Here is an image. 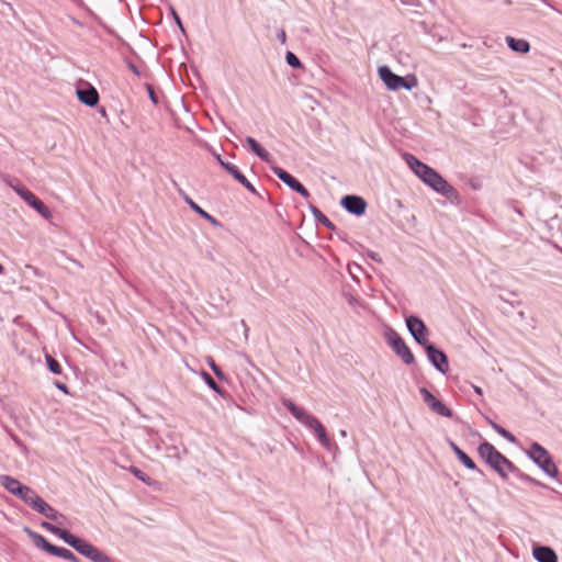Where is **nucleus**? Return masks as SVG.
I'll use <instances>...</instances> for the list:
<instances>
[{
  "label": "nucleus",
  "mask_w": 562,
  "mask_h": 562,
  "mask_svg": "<svg viewBox=\"0 0 562 562\" xmlns=\"http://www.w3.org/2000/svg\"><path fill=\"white\" fill-rule=\"evenodd\" d=\"M474 391H475V393L482 395V389L481 387L474 386Z\"/></svg>",
  "instance_id": "obj_51"
},
{
  "label": "nucleus",
  "mask_w": 562,
  "mask_h": 562,
  "mask_svg": "<svg viewBox=\"0 0 562 562\" xmlns=\"http://www.w3.org/2000/svg\"><path fill=\"white\" fill-rule=\"evenodd\" d=\"M221 167L226 171L228 172L232 177H234L238 171V167L235 166L234 164L232 162H228V161H225V162H221Z\"/></svg>",
  "instance_id": "obj_32"
},
{
  "label": "nucleus",
  "mask_w": 562,
  "mask_h": 562,
  "mask_svg": "<svg viewBox=\"0 0 562 562\" xmlns=\"http://www.w3.org/2000/svg\"><path fill=\"white\" fill-rule=\"evenodd\" d=\"M53 555L65 559L69 562H80V560L77 558V555L72 551H70L64 547H57V549L55 550Z\"/></svg>",
  "instance_id": "obj_27"
},
{
  "label": "nucleus",
  "mask_w": 562,
  "mask_h": 562,
  "mask_svg": "<svg viewBox=\"0 0 562 562\" xmlns=\"http://www.w3.org/2000/svg\"><path fill=\"white\" fill-rule=\"evenodd\" d=\"M76 94L81 103L90 108L95 106L100 99L98 90L90 83L77 87Z\"/></svg>",
  "instance_id": "obj_14"
},
{
  "label": "nucleus",
  "mask_w": 562,
  "mask_h": 562,
  "mask_svg": "<svg viewBox=\"0 0 562 562\" xmlns=\"http://www.w3.org/2000/svg\"><path fill=\"white\" fill-rule=\"evenodd\" d=\"M307 428L312 429L315 432V436L318 440V442L327 450L330 449V440L327 436L326 429L323 426V424L314 417L311 419V423L306 426Z\"/></svg>",
  "instance_id": "obj_19"
},
{
  "label": "nucleus",
  "mask_w": 562,
  "mask_h": 562,
  "mask_svg": "<svg viewBox=\"0 0 562 562\" xmlns=\"http://www.w3.org/2000/svg\"><path fill=\"white\" fill-rule=\"evenodd\" d=\"M340 435H341L342 437H347V431H346V430H340Z\"/></svg>",
  "instance_id": "obj_52"
},
{
  "label": "nucleus",
  "mask_w": 562,
  "mask_h": 562,
  "mask_svg": "<svg viewBox=\"0 0 562 562\" xmlns=\"http://www.w3.org/2000/svg\"><path fill=\"white\" fill-rule=\"evenodd\" d=\"M221 167L226 171L228 172L232 177H234L238 171V167L235 166L234 164L232 162H228V161H225V162H221Z\"/></svg>",
  "instance_id": "obj_33"
},
{
  "label": "nucleus",
  "mask_w": 562,
  "mask_h": 562,
  "mask_svg": "<svg viewBox=\"0 0 562 562\" xmlns=\"http://www.w3.org/2000/svg\"><path fill=\"white\" fill-rule=\"evenodd\" d=\"M146 89H147V93H148L149 100L153 102V104L158 105L159 104V98H158L154 87L150 86V85H147Z\"/></svg>",
  "instance_id": "obj_34"
},
{
  "label": "nucleus",
  "mask_w": 562,
  "mask_h": 562,
  "mask_svg": "<svg viewBox=\"0 0 562 562\" xmlns=\"http://www.w3.org/2000/svg\"><path fill=\"white\" fill-rule=\"evenodd\" d=\"M529 484L538 486V487H542V488H550L547 484H544L533 477H532V482H530Z\"/></svg>",
  "instance_id": "obj_43"
},
{
  "label": "nucleus",
  "mask_w": 562,
  "mask_h": 562,
  "mask_svg": "<svg viewBox=\"0 0 562 562\" xmlns=\"http://www.w3.org/2000/svg\"><path fill=\"white\" fill-rule=\"evenodd\" d=\"M54 385L56 386V389L61 391L64 394H69V389L65 383H63L60 381H55Z\"/></svg>",
  "instance_id": "obj_39"
},
{
  "label": "nucleus",
  "mask_w": 562,
  "mask_h": 562,
  "mask_svg": "<svg viewBox=\"0 0 562 562\" xmlns=\"http://www.w3.org/2000/svg\"><path fill=\"white\" fill-rule=\"evenodd\" d=\"M246 190H248L251 194L260 196L259 192L256 190V188L251 184V182L247 179L246 182L241 184Z\"/></svg>",
  "instance_id": "obj_38"
},
{
  "label": "nucleus",
  "mask_w": 562,
  "mask_h": 562,
  "mask_svg": "<svg viewBox=\"0 0 562 562\" xmlns=\"http://www.w3.org/2000/svg\"><path fill=\"white\" fill-rule=\"evenodd\" d=\"M340 205L348 213L355 216H362L366 214L368 203L360 195L347 194L341 198Z\"/></svg>",
  "instance_id": "obj_13"
},
{
  "label": "nucleus",
  "mask_w": 562,
  "mask_h": 562,
  "mask_svg": "<svg viewBox=\"0 0 562 562\" xmlns=\"http://www.w3.org/2000/svg\"><path fill=\"white\" fill-rule=\"evenodd\" d=\"M513 474L522 482H532V477L529 474L524 473L518 467L516 468V472H513Z\"/></svg>",
  "instance_id": "obj_35"
},
{
  "label": "nucleus",
  "mask_w": 562,
  "mask_h": 562,
  "mask_svg": "<svg viewBox=\"0 0 562 562\" xmlns=\"http://www.w3.org/2000/svg\"><path fill=\"white\" fill-rule=\"evenodd\" d=\"M0 483L9 493L19 497L29 506H31L32 501L38 495L33 488L20 483L19 480L10 475H1Z\"/></svg>",
  "instance_id": "obj_6"
},
{
  "label": "nucleus",
  "mask_w": 562,
  "mask_h": 562,
  "mask_svg": "<svg viewBox=\"0 0 562 562\" xmlns=\"http://www.w3.org/2000/svg\"><path fill=\"white\" fill-rule=\"evenodd\" d=\"M24 530L27 533V536L33 540L34 544L37 548H41L48 554H54L55 550L57 549V546L50 543L44 536L37 533L36 531H33L29 527H25Z\"/></svg>",
  "instance_id": "obj_20"
},
{
  "label": "nucleus",
  "mask_w": 562,
  "mask_h": 562,
  "mask_svg": "<svg viewBox=\"0 0 562 562\" xmlns=\"http://www.w3.org/2000/svg\"><path fill=\"white\" fill-rule=\"evenodd\" d=\"M285 61L286 64L294 68V69H301L303 68V64L300 60V58L293 53V52H286L285 54Z\"/></svg>",
  "instance_id": "obj_29"
},
{
  "label": "nucleus",
  "mask_w": 562,
  "mask_h": 562,
  "mask_svg": "<svg viewBox=\"0 0 562 562\" xmlns=\"http://www.w3.org/2000/svg\"><path fill=\"white\" fill-rule=\"evenodd\" d=\"M423 348L426 352L429 363L438 372L446 374L449 371V360L447 353L432 342L425 345Z\"/></svg>",
  "instance_id": "obj_9"
},
{
  "label": "nucleus",
  "mask_w": 562,
  "mask_h": 562,
  "mask_svg": "<svg viewBox=\"0 0 562 562\" xmlns=\"http://www.w3.org/2000/svg\"><path fill=\"white\" fill-rule=\"evenodd\" d=\"M130 69L135 74L136 76H139V70L134 64H130Z\"/></svg>",
  "instance_id": "obj_48"
},
{
  "label": "nucleus",
  "mask_w": 562,
  "mask_h": 562,
  "mask_svg": "<svg viewBox=\"0 0 562 562\" xmlns=\"http://www.w3.org/2000/svg\"><path fill=\"white\" fill-rule=\"evenodd\" d=\"M447 442H448V445H449V447L451 448L452 451H454L457 448H459V446L453 440H451L450 438H447Z\"/></svg>",
  "instance_id": "obj_46"
},
{
  "label": "nucleus",
  "mask_w": 562,
  "mask_h": 562,
  "mask_svg": "<svg viewBox=\"0 0 562 562\" xmlns=\"http://www.w3.org/2000/svg\"><path fill=\"white\" fill-rule=\"evenodd\" d=\"M532 557L537 562H559L558 554L549 546H533Z\"/></svg>",
  "instance_id": "obj_17"
},
{
  "label": "nucleus",
  "mask_w": 562,
  "mask_h": 562,
  "mask_svg": "<svg viewBox=\"0 0 562 562\" xmlns=\"http://www.w3.org/2000/svg\"><path fill=\"white\" fill-rule=\"evenodd\" d=\"M42 528L61 539L65 543L75 549L79 554L92 562H116L99 548L87 540L74 535L68 529L60 528L49 521H43Z\"/></svg>",
  "instance_id": "obj_2"
},
{
  "label": "nucleus",
  "mask_w": 562,
  "mask_h": 562,
  "mask_svg": "<svg viewBox=\"0 0 562 562\" xmlns=\"http://www.w3.org/2000/svg\"><path fill=\"white\" fill-rule=\"evenodd\" d=\"M528 458L540 468L548 476L557 477L559 474L558 467L555 465L550 452L539 442L533 441L529 449L526 451Z\"/></svg>",
  "instance_id": "obj_4"
},
{
  "label": "nucleus",
  "mask_w": 562,
  "mask_h": 562,
  "mask_svg": "<svg viewBox=\"0 0 562 562\" xmlns=\"http://www.w3.org/2000/svg\"><path fill=\"white\" fill-rule=\"evenodd\" d=\"M12 439L16 443L18 447H20L22 449H26V446L16 436H12Z\"/></svg>",
  "instance_id": "obj_44"
},
{
  "label": "nucleus",
  "mask_w": 562,
  "mask_h": 562,
  "mask_svg": "<svg viewBox=\"0 0 562 562\" xmlns=\"http://www.w3.org/2000/svg\"><path fill=\"white\" fill-rule=\"evenodd\" d=\"M477 453L502 479H507L508 472H516L517 467L488 441L479 445Z\"/></svg>",
  "instance_id": "obj_3"
},
{
  "label": "nucleus",
  "mask_w": 562,
  "mask_h": 562,
  "mask_svg": "<svg viewBox=\"0 0 562 562\" xmlns=\"http://www.w3.org/2000/svg\"><path fill=\"white\" fill-rule=\"evenodd\" d=\"M405 324L408 333L417 345L424 347L430 342L428 339L429 329L419 316L414 314L405 316Z\"/></svg>",
  "instance_id": "obj_8"
},
{
  "label": "nucleus",
  "mask_w": 562,
  "mask_h": 562,
  "mask_svg": "<svg viewBox=\"0 0 562 562\" xmlns=\"http://www.w3.org/2000/svg\"><path fill=\"white\" fill-rule=\"evenodd\" d=\"M132 473L142 482H147L149 480V476L136 467L132 468Z\"/></svg>",
  "instance_id": "obj_36"
},
{
  "label": "nucleus",
  "mask_w": 562,
  "mask_h": 562,
  "mask_svg": "<svg viewBox=\"0 0 562 562\" xmlns=\"http://www.w3.org/2000/svg\"><path fill=\"white\" fill-rule=\"evenodd\" d=\"M485 420L495 432H497L501 437L506 439L508 442H510V443L517 442V438L509 430H507L506 428H504L503 426L497 424L495 420H493L492 418H490L487 416L485 417Z\"/></svg>",
  "instance_id": "obj_23"
},
{
  "label": "nucleus",
  "mask_w": 562,
  "mask_h": 562,
  "mask_svg": "<svg viewBox=\"0 0 562 562\" xmlns=\"http://www.w3.org/2000/svg\"><path fill=\"white\" fill-rule=\"evenodd\" d=\"M367 255H368V257H369L370 259H372L373 261L379 262V263H381V262H382V258L380 257V255H379L378 252H374V251H372V250H369V251L367 252Z\"/></svg>",
  "instance_id": "obj_40"
},
{
  "label": "nucleus",
  "mask_w": 562,
  "mask_h": 562,
  "mask_svg": "<svg viewBox=\"0 0 562 562\" xmlns=\"http://www.w3.org/2000/svg\"><path fill=\"white\" fill-rule=\"evenodd\" d=\"M378 75L385 87L391 91H398L402 76L396 75L387 65L378 68Z\"/></svg>",
  "instance_id": "obj_16"
},
{
  "label": "nucleus",
  "mask_w": 562,
  "mask_h": 562,
  "mask_svg": "<svg viewBox=\"0 0 562 562\" xmlns=\"http://www.w3.org/2000/svg\"><path fill=\"white\" fill-rule=\"evenodd\" d=\"M403 158L412 171L435 192L449 200L458 199V191L436 169L426 165L413 154L405 153Z\"/></svg>",
  "instance_id": "obj_1"
},
{
  "label": "nucleus",
  "mask_w": 562,
  "mask_h": 562,
  "mask_svg": "<svg viewBox=\"0 0 562 562\" xmlns=\"http://www.w3.org/2000/svg\"><path fill=\"white\" fill-rule=\"evenodd\" d=\"M171 13H172V16H173V19H175V22H176L177 26L180 29V31H181L182 33H184V32H186V31H184V26H183V24H182V21H181L180 16H179V15H178V13L176 12V10H175V9H171Z\"/></svg>",
  "instance_id": "obj_37"
},
{
  "label": "nucleus",
  "mask_w": 562,
  "mask_h": 562,
  "mask_svg": "<svg viewBox=\"0 0 562 562\" xmlns=\"http://www.w3.org/2000/svg\"><path fill=\"white\" fill-rule=\"evenodd\" d=\"M4 271V267L0 263V274Z\"/></svg>",
  "instance_id": "obj_53"
},
{
  "label": "nucleus",
  "mask_w": 562,
  "mask_h": 562,
  "mask_svg": "<svg viewBox=\"0 0 562 562\" xmlns=\"http://www.w3.org/2000/svg\"><path fill=\"white\" fill-rule=\"evenodd\" d=\"M419 393L423 396L424 402L434 413L447 418L453 417L452 409L449 408L441 400L437 398L427 387H420Z\"/></svg>",
  "instance_id": "obj_11"
},
{
  "label": "nucleus",
  "mask_w": 562,
  "mask_h": 562,
  "mask_svg": "<svg viewBox=\"0 0 562 562\" xmlns=\"http://www.w3.org/2000/svg\"><path fill=\"white\" fill-rule=\"evenodd\" d=\"M180 195L183 198L184 202L189 205V207L200 215L202 218L206 220L213 226L218 227L221 223L210 213L204 211L198 203H195L186 192L180 190Z\"/></svg>",
  "instance_id": "obj_18"
},
{
  "label": "nucleus",
  "mask_w": 562,
  "mask_h": 562,
  "mask_svg": "<svg viewBox=\"0 0 562 562\" xmlns=\"http://www.w3.org/2000/svg\"><path fill=\"white\" fill-rule=\"evenodd\" d=\"M33 510L43 515L47 519L56 521L58 524H63L66 519L65 515L56 510L52 507L47 502H45L40 495H37L31 503L30 506Z\"/></svg>",
  "instance_id": "obj_12"
},
{
  "label": "nucleus",
  "mask_w": 562,
  "mask_h": 562,
  "mask_svg": "<svg viewBox=\"0 0 562 562\" xmlns=\"http://www.w3.org/2000/svg\"><path fill=\"white\" fill-rule=\"evenodd\" d=\"M99 113H100L102 116H104V117L106 116V111H105V109H104V108H101V109L99 110Z\"/></svg>",
  "instance_id": "obj_50"
},
{
  "label": "nucleus",
  "mask_w": 562,
  "mask_h": 562,
  "mask_svg": "<svg viewBox=\"0 0 562 562\" xmlns=\"http://www.w3.org/2000/svg\"><path fill=\"white\" fill-rule=\"evenodd\" d=\"M209 366L212 369L213 373L220 379L225 380L226 376L223 372V370L215 363V361L212 358H209Z\"/></svg>",
  "instance_id": "obj_31"
},
{
  "label": "nucleus",
  "mask_w": 562,
  "mask_h": 562,
  "mask_svg": "<svg viewBox=\"0 0 562 562\" xmlns=\"http://www.w3.org/2000/svg\"><path fill=\"white\" fill-rule=\"evenodd\" d=\"M308 209L316 223L324 225L329 220L317 206L310 204Z\"/></svg>",
  "instance_id": "obj_30"
},
{
  "label": "nucleus",
  "mask_w": 562,
  "mask_h": 562,
  "mask_svg": "<svg viewBox=\"0 0 562 562\" xmlns=\"http://www.w3.org/2000/svg\"><path fill=\"white\" fill-rule=\"evenodd\" d=\"M458 460L468 470L476 471L480 475H484V472L476 467L475 462L464 451L458 457Z\"/></svg>",
  "instance_id": "obj_28"
},
{
  "label": "nucleus",
  "mask_w": 562,
  "mask_h": 562,
  "mask_svg": "<svg viewBox=\"0 0 562 562\" xmlns=\"http://www.w3.org/2000/svg\"><path fill=\"white\" fill-rule=\"evenodd\" d=\"M418 86V79L414 74H409L406 76H402L398 85V90H413L415 87Z\"/></svg>",
  "instance_id": "obj_25"
},
{
  "label": "nucleus",
  "mask_w": 562,
  "mask_h": 562,
  "mask_svg": "<svg viewBox=\"0 0 562 562\" xmlns=\"http://www.w3.org/2000/svg\"><path fill=\"white\" fill-rule=\"evenodd\" d=\"M277 38L282 43V44H285L286 42V34L284 32V30H280L277 34Z\"/></svg>",
  "instance_id": "obj_42"
},
{
  "label": "nucleus",
  "mask_w": 562,
  "mask_h": 562,
  "mask_svg": "<svg viewBox=\"0 0 562 562\" xmlns=\"http://www.w3.org/2000/svg\"><path fill=\"white\" fill-rule=\"evenodd\" d=\"M282 405L291 413V415L305 427L315 416L307 413L303 407L296 405L292 400L283 397Z\"/></svg>",
  "instance_id": "obj_15"
},
{
  "label": "nucleus",
  "mask_w": 562,
  "mask_h": 562,
  "mask_svg": "<svg viewBox=\"0 0 562 562\" xmlns=\"http://www.w3.org/2000/svg\"><path fill=\"white\" fill-rule=\"evenodd\" d=\"M201 376L203 379V381L205 382V384L211 389L213 390L216 394H218L220 396L222 397H225L226 396V391H224L217 383L216 381L212 378V375L206 372V371H203L201 373Z\"/></svg>",
  "instance_id": "obj_24"
},
{
  "label": "nucleus",
  "mask_w": 562,
  "mask_h": 562,
  "mask_svg": "<svg viewBox=\"0 0 562 562\" xmlns=\"http://www.w3.org/2000/svg\"><path fill=\"white\" fill-rule=\"evenodd\" d=\"M46 367L53 374L59 375L63 373L61 364L53 356L45 353Z\"/></svg>",
  "instance_id": "obj_26"
},
{
  "label": "nucleus",
  "mask_w": 562,
  "mask_h": 562,
  "mask_svg": "<svg viewBox=\"0 0 562 562\" xmlns=\"http://www.w3.org/2000/svg\"><path fill=\"white\" fill-rule=\"evenodd\" d=\"M240 186L246 182L247 178L244 176V173L239 170L234 177H233Z\"/></svg>",
  "instance_id": "obj_41"
},
{
  "label": "nucleus",
  "mask_w": 562,
  "mask_h": 562,
  "mask_svg": "<svg viewBox=\"0 0 562 562\" xmlns=\"http://www.w3.org/2000/svg\"><path fill=\"white\" fill-rule=\"evenodd\" d=\"M453 452H454L456 457L458 458L463 452V450L459 447Z\"/></svg>",
  "instance_id": "obj_49"
},
{
  "label": "nucleus",
  "mask_w": 562,
  "mask_h": 562,
  "mask_svg": "<svg viewBox=\"0 0 562 562\" xmlns=\"http://www.w3.org/2000/svg\"><path fill=\"white\" fill-rule=\"evenodd\" d=\"M7 183L29 206L34 209L42 217H44L45 220H49L52 217L50 210L31 190H29L26 187L22 186L18 181L14 183L12 180H8Z\"/></svg>",
  "instance_id": "obj_5"
},
{
  "label": "nucleus",
  "mask_w": 562,
  "mask_h": 562,
  "mask_svg": "<svg viewBox=\"0 0 562 562\" xmlns=\"http://www.w3.org/2000/svg\"><path fill=\"white\" fill-rule=\"evenodd\" d=\"M271 171L291 190L301 194L303 198L308 199V190L290 172L279 166H271Z\"/></svg>",
  "instance_id": "obj_10"
},
{
  "label": "nucleus",
  "mask_w": 562,
  "mask_h": 562,
  "mask_svg": "<svg viewBox=\"0 0 562 562\" xmlns=\"http://www.w3.org/2000/svg\"><path fill=\"white\" fill-rule=\"evenodd\" d=\"M507 46L515 53L527 54L530 52V44L524 38H516L513 36H506Z\"/></svg>",
  "instance_id": "obj_22"
},
{
  "label": "nucleus",
  "mask_w": 562,
  "mask_h": 562,
  "mask_svg": "<svg viewBox=\"0 0 562 562\" xmlns=\"http://www.w3.org/2000/svg\"><path fill=\"white\" fill-rule=\"evenodd\" d=\"M385 339L393 352L400 357L406 366L415 363L414 353L397 331L390 328L385 334Z\"/></svg>",
  "instance_id": "obj_7"
},
{
  "label": "nucleus",
  "mask_w": 562,
  "mask_h": 562,
  "mask_svg": "<svg viewBox=\"0 0 562 562\" xmlns=\"http://www.w3.org/2000/svg\"><path fill=\"white\" fill-rule=\"evenodd\" d=\"M248 148L265 162H271L272 157L254 137L247 136L245 139Z\"/></svg>",
  "instance_id": "obj_21"
},
{
  "label": "nucleus",
  "mask_w": 562,
  "mask_h": 562,
  "mask_svg": "<svg viewBox=\"0 0 562 562\" xmlns=\"http://www.w3.org/2000/svg\"><path fill=\"white\" fill-rule=\"evenodd\" d=\"M324 226H325L326 228L330 229V231H336V226H335V224H334L330 220H328V221L324 224Z\"/></svg>",
  "instance_id": "obj_45"
},
{
  "label": "nucleus",
  "mask_w": 562,
  "mask_h": 562,
  "mask_svg": "<svg viewBox=\"0 0 562 562\" xmlns=\"http://www.w3.org/2000/svg\"><path fill=\"white\" fill-rule=\"evenodd\" d=\"M218 165L221 166V162H225V160L222 158V156L215 151L212 153Z\"/></svg>",
  "instance_id": "obj_47"
}]
</instances>
